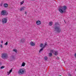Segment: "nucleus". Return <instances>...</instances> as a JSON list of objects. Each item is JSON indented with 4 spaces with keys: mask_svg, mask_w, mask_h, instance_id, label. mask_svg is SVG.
I'll use <instances>...</instances> for the list:
<instances>
[{
    "mask_svg": "<svg viewBox=\"0 0 76 76\" xmlns=\"http://www.w3.org/2000/svg\"><path fill=\"white\" fill-rule=\"evenodd\" d=\"M0 47H1V48H3V46L2 45H0Z\"/></svg>",
    "mask_w": 76,
    "mask_h": 76,
    "instance_id": "obj_27",
    "label": "nucleus"
},
{
    "mask_svg": "<svg viewBox=\"0 0 76 76\" xmlns=\"http://www.w3.org/2000/svg\"><path fill=\"white\" fill-rule=\"evenodd\" d=\"M65 22H66L65 21H64Z\"/></svg>",
    "mask_w": 76,
    "mask_h": 76,
    "instance_id": "obj_34",
    "label": "nucleus"
},
{
    "mask_svg": "<svg viewBox=\"0 0 76 76\" xmlns=\"http://www.w3.org/2000/svg\"><path fill=\"white\" fill-rule=\"evenodd\" d=\"M4 45H8L7 42L5 43Z\"/></svg>",
    "mask_w": 76,
    "mask_h": 76,
    "instance_id": "obj_26",
    "label": "nucleus"
},
{
    "mask_svg": "<svg viewBox=\"0 0 76 76\" xmlns=\"http://www.w3.org/2000/svg\"><path fill=\"white\" fill-rule=\"evenodd\" d=\"M3 68H4V66H2L1 67V69H3Z\"/></svg>",
    "mask_w": 76,
    "mask_h": 76,
    "instance_id": "obj_23",
    "label": "nucleus"
},
{
    "mask_svg": "<svg viewBox=\"0 0 76 76\" xmlns=\"http://www.w3.org/2000/svg\"><path fill=\"white\" fill-rule=\"evenodd\" d=\"M2 22L3 23H6L7 22V19L6 18H4L2 19Z\"/></svg>",
    "mask_w": 76,
    "mask_h": 76,
    "instance_id": "obj_5",
    "label": "nucleus"
},
{
    "mask_svg": "<svg viewBox=\"0 0 76 76\" xmlns=\"http://www.w3.org/2000/svg\"><path fill=\"white\" fill-rule=\"evenodd\" d=\"M68 76H71V75L70 74H69L68 75Z\"/></svg>",
    "mask_w": 76,
    "mask_h": 76,
    "instance_id": "obj_29",
    "label": "nucleus"
},
{
    "mask_svg": "<svg viewBox=\"0 0 76 76\" xmlns=\"http://www.w3.org/2000/svg\"><path fill=\"white\" fill-rule=\"evenodd\" d=\"M24 72L25 71H24L23 69H20L18 71L19 74H21V75L24 74Z\"/></svg>",
    "mask_w": 76,
    "mask_h": 76,
    "instance_id": "obj_4",
    "label": "nucleus"
},
{
    "mask_svg": "<svg viewBox=\"0 0 76 76\" xmlns=\"http://www.w3.org/2000/svg\"><path fill=\"white\" fill-rule=\"evenodd\" d=\"M49 57H51V56H52V53H49Z\"/></svg>",
    "mask_w": 76,
    "mask_h": 76,
    "instance_id": "obj_16",
    "label": "nucleus"
},
{
    "mask_svg": "<svg viewBox=\"0 0 76 76\" xmlns=\"http://www.w3.org/2000/svg\"><path fill=\"white\" fill-rule=\"evenodd\" d=\"M25 62H23L22 64L21 65V66H23V67H24V66H25Z\"/></svg>",
    "mask_w": 76,
    "mask_h": 76,
    "instance_id": "obj_17",
    "label": "nucleus"
},
{
    "mask_svg": "<svg viewBox=\"0 0 76 76\" xmlns=\"http://www.w3.org/2000/svg\"><path fill=\"white\" fill-rule=\"evenodd\" d=\"M8 56V55L7 53H3L1 57L2 58H7Z\"/></svg>",
    "mask_w": 76,
    "mask_h": 76,
    "instance_id": "obj_3",
    "label": "nucleus"
},
{
    "mask_svg": "<svg viewBox=\"0 0 76 76\" xmlns=\"http://www.w3.org/2000/svg\"><path fill=\"white\" fill-rule=\"evenodd\" d=\"M60 76H61V75H60Z\"/></svg>",
    "mask_w": 76,
    "mask_h": 76,
    "instance_id": "obj_35",
    "label": "nucleus"
},
{
    "mask_svg": "<svg viewBox=\"0 0 76 76\" xmlns=\"http://www.w3.org/2000/svg\"><path fill=\"white\" fill-rule=\"evenodd\" d=\"M43 48H43H43H41L39 50V53H41V52L43 50Z\"/></svg>",
    "mask_w": 76,
    "mask_h": 76,
    "instance_id": "obj_18",
    "label": "nucleus"
},
{
    "mask_svg": "<svg viewBox=\"0 0 76 76\" xmlns=\"http://www.w3.org/2000/svg\"><path fill=\"white\" fill-rule=\"evenodd\" d=\"M13 51H15V53H17V50H16V49H14Z\"/></svg>",
    "mask_w": 76,
    "mask_h": 76,
    "instance_id": "obj_22",
    "label": "nucleus"
},
{
    "mask_svg": "<svg viewBox=\"0 0 76 76\" xmlns=\"http://www.w3.org/2000/svg\"><path fill=\"white\" fill-rule=\"evenodd\" d=\"M25 41V39H21L20 42H24Z\"/></svg>",
    "mask_w": 76,
    "mask_h": 76,
    "instance_id": "obj_12",
    "label": "nucleus"
},
{
    "mask_svg": "<svg viewBox=\"0 0 76 76\" xmlns=\"http://www.w3.org/2000/svg\"><path fill=\"white\" fill-rule=\"evenodd\" d=\"M41 23V22L40 21L38 20L36 22L37 25H40Z\"/></svg>",
    "mask_w": 76,
    "mask_h": 76,
    "instance_id": "obj_9",
    "label": "nucleus"
},
{
    "mask_svg": "<svg viewBox=\"0 0 76 76\" xmlns=\"http://www.w3.org/2000/svg\"><path fill=\"white\" fill-rule=\"evenodd\" d=\"M26 13H27V12H25V14H26Z\"/></svg>",
    "mask_w": 76,
    "mask_h": 76,
    "instance_id": "obj_31",
    "label": "nucleus"
},
{
    "mask_svg": "<svg viewBox=\"0 0 76 76\" xmlns=\"http://www.w3.org/2000/svg\"><path fill=\"white\" fill-rule=\"evenodd\" d=\"M49 25L50 26H52V25H53V22H50L49 23Z\"/></svg>",
    "mask_w": 76,
    "mask_h": 76,
    "instance_id": "obj_14",
    "label": "nucleus"
},
{
    "mask_svg": "<svg viewBox=\"0 0 76 76\" xmlns=\"http://www.w3.org/2000/svg\"><path fill=\"white\" fill-rule=\"evenodd\" d=\"M75 57L76 58V53H75Z\"/></svg>",
    "mask_w": 76,
    "mask_h": 76,
    "instance_id": "obj_30",
    "label": "nucleus"
},
{
    "mask_svg": "<svg viewBox=\"0 0 76 76\" xmlns=\"http://www.w3.org/2000/svg\"><path fill=\"white\" fill-rule=\"evenodd\" d=\"M4 7H8V4H4Z\"/></svg>",
    "mask_w": 76,
    "mask_h": 76,
    "instance_id": "obj_11",
    "label": "nucleus"
},
{
    "mask_svg": "<svg viewBox=\"0 0 76 76\" xmlns=\"http://www.w3.org/2000/svg\"><path fill=\"white\" fill-rule=\"evenodd\" d=\"M56 59H57V60H58V59H59V57H57L56 58Z\"/></svg>",
    "mask_w": 76,
    "mask_h": 76,
    "instance_id": "obj_28",
    "label": "nucleus"
},
{
    "mask_svg": "<svg viewBox=\"0 0 76 76\" xmlns=\"http://www.w3.org/2000/svg\"><path fill=\"white\" fill-rule=\"evenodd\" d=\"M46 45H47V43H45V45H44L43 48H45V46Z\"/></svg>",
    "mask_w": 76,
    "mask_h": 76,
    "instance_id": "obj_21",
    "label": "nucleus"
},
{
    "mask_svg": "<svg viewBox=\"0 0 76 76\" xmlns=\"http://www.w3.org/2000/svg\"><path fill=\"white\" fill-rule=\"evenodd\" d=\"M3 41H1V43H3Z\"/></svg>",
    "mask_w": 76,
    "mask_h": 76,
    "instance_id": "obj_32",
    "label": "nucleus"
},
{
    "mask_svg": "<svg viewBox=\"0 0 76 76\" xmlns=\"http://www.w3.org/2000/svg\"><path fill=\"white\" fill-rule=\"evenodd\" d=\"M12 72V69H11V70H10V72H7L8 75H9V74H10Z\"/></svg>",
    "mask_w": 76,
    "mask_h": 76,
    "instance_id": "obj_13",
    "label": "nucleus"
},
{
    "mask_svg": "<svg viewBox=\"0 0 76 76\" xmlns=\"http://www.w3.org/2000/svg\"><path fill=\"white\" fill-rule=\"evenodd\" d=\"M45 60L46 61L48 59V58H47V57H44Z\"/></svg>",
    "mask_w": 76,
    "mask_h": 76,
    "instance_id": "obj_20",
    "label": "nucleus"
},
{
    "mask_svg": "<svg viewBox=\"0 0 76 76\" xmlns=\"http://www.w3.org/2000/svg\"><path fill=\"white\" fill-rule=\"evenodd\" d=\"M60 26L58 23H55L54 27V31L58 33H60L61 31V29H60Z\"/></svg>",
    "mask_w": 76,
    "mask_h": 76,
    "instance_id": "obj_1",
    "label": "nucleus"
},
{
    "mask_svg": "<svg viewBox=\"0 0 76 76\" xmlns=\"http://www.w3.org/2000/svg\"><path fill=\"white\" fill-rule=\"evenodd\" d=\"M12 58H13V59H15V57L14 56H12Z\"/></svg>",
    "mask_w": 76,
    "mask_h": 76,
    "instance_id": "obj_24",
    "label": "nucleus"
},
{
    "mask_svg": "<svg viewBox=\"0 0 76 76\" xmlns=\"http://www.w3.org/2000/svg\"><path fill=\"white\" fill-rule=\"evenodd\" d=\"M25 8V7H21L20 10V11H22V10H24Z\"/></svg>",
    "mask_w": 76,
    "mask_h": 76,
    "instance_id": "obj_10",
    "label": "nucleus"
},
{
    "mask_svg": "<svg viewBox=\"0 0 76 76\" xmlns=\"http://www.w3.org/2000/svg\"><path fill=\"white\" fill-rule=\"evenodd\" d=\"M6 11L5 10H3L1 12V14L2 15H6Z\"/></svg>",
    "mask_w": 76,
    "mask_h": 76,
    "instance_id": "obj_6",
    "label": "nucleus"
},
{
    "mask_svg": "<svg viewBox=\"0 0 76 76\" xmlns=\"http://www.w3.org/2000/svg\"><path fill=\"white\" fill-rule=\"evenodd\" d=\"M53 54L55 56H57L58 55V51H55L53 52Z\"/></svg>",
    "mask_w": 76,
    "mask_h": 76,
    "instance_id": "obj_8",
    "label": "nucleus"
},
{
    "mask_svg": "<svg viewBox=\"0 0 76 76\" xmlns=\"http://www.w3.org/2000/svg\"><path fill=\"white\" fill-rule=\"evenodd\" d=\"M40 47H41L42 48H43V47H44V46H43V44H40Z\"/></svg>",
    "mask_w": 76,
    "mask_h": 76,
    "instance_id": "obj_19",
    "label": "nucleus"
},
{
    "mask_svg": "<svg viewBox=\"0 0 76 76\" xmlns=\"http://www.w3.org/2000/svg\"><path fill=\"white\" fill-rule=\"evenodd\" d=\"M66 9H67V7L66 6L60 7L59 10L61 13H63L66 12Z\"/></svg>",
    "mask_w": 76,
    "mask_h": 76,
    "instance_id": "obj_2",
    "label": "nucleus"
},
{
    "mask_svg": "<svg viewBox=\"0 0 76 76\" xmlns=\"http://www.w3.org/2000/svg\"><path fill=\"white\" fill-rule=\"evenodd\" d=\"M75 71H76V70H75Z\"/></svg>",
    "mask_w": 76,
    "mask_h": 76,
    "instance_id": "obj_33",
    "label": "nucleus"
},
{
    "mask_svg": "<svg viewBox=\"0 0 76 76\" xmlns=\"http://www.w3.org/2000/svg\"><path fill=\"white\" fill-rule=\"evenodd\" d=\"M54 51H54V50H50V52H51V53H54L53 52Z\"/></svg>",
    "mask_w": 76,
    "mask_h": 76,
    "instance_id": "obj_15",
    "label": "nucleus"
},
{
    "mask_svg": "<svg viewBox=\"0 0 76 76\" xmlns=\"http://www.w3.org/2000/svg\"><path fill=\"white\" fill-rule=\"evenodd\" d=\"M24 3V1H23L20 2V4H22Z\"/></svg>",
    "mask_w": 76,
    "mask_h": 76,
    "instance_id": "obj_25",
    "label": "nucleus"
},
{
    "mask_svg": "<svg viewBox=\"0 0 76 76\" xmlns=\"http://www.w3.org/2000/svg\"><path fill=\"white\" fill-rule=\"evenodd\" d=\"M35 45V43L33 42H31L30 43V45L31 46H34Z\"/></svg>",
    "mask_w": 76,
    "mask_h": 76,
    "instance_id": "obj_7",
    "label": "nucleus"
}]
</instances>
